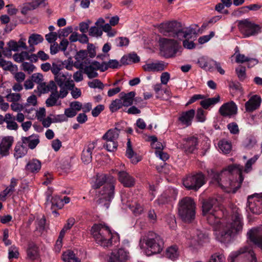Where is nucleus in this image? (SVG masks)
<instances>
[{
  "instance_id": "1",
  "label": "nucleus",
  "mask_w": 262,
  "mask_h": 262,
  "mask_svg": "<svg viewBox=\"0 0 262 262\" xmlns=\"http://www.w3.org/2000/svg\"><path fill=\"white\" fill-rule=\"evenodd\" d=\"M243 170L242 166L231 165L220 173L214 174L213 179L225 192L235 193L244 180Z\"/></svg>"
},
{
  "instance_id": "2",
  "label": "nucleus",
  "mask_w": 262,
  "mask_h": 262,
  "mask_svg": "<svg viewBox=\"0 0 262 262\" xmlns=\"http://www.w3.org/2000/svg\"><path fill=\"white\" fill-rule=\"evenodd\" d=\"M243 229L241 215L236 207L232 208L231 214L219 230L216 231V238L221 243H228Z\"/></svg>"
},
{
  "instance_id": "3",
  "label": "nucleus",
  "mask_w": 262,
  "mask_h": 262,
  "mask_svg": "<svg viewBox=\"0 0 262 262\" xmlns=\"http://www.w3.org/2000/svg\"><path fill=\"white\" fill-rule=\"evenodd\" d=\"M159 30L165 35L171 36L181 40L184 38H191L195 31L191 28H183L181 24L177 21H171L160 24Z\"/></svg>"
},
{
  "instance_id": "4",
  "label": "nucleus",
  "mask_w": 262,
  "mask_h": 262,
  "mask_svg": "<svg viewBox=\"0 0 262 262\" xmlns=\"http://www.w3.org/2000/svg\"><path fill=\"white\" fill-rule=\"evenodd\" d=\"M91 234L96 243L104 248H108L116 243L117 237L112 233L109 228L101 224H95L91 228Z\"/></svg>"
},
{
  "instance_id": "5",
  "label": "nucleus",
  "mask_w": 262,
  "mask_h": 262,
  "mask_svg": "<svg viewBox=\"0 0 262 262\" xmlns=\"http://www.w3.org/2000/svg\"><path fill=\"white\" fill-rule=\"evenodd\" d=\"M144 243L145 244L147 247L146 254L147 255L160 253L163 245V241L161 237L152 231L145 233L141 237L140 240L141 248L143 247Z\"/></svg>"
},
{
  "instance_id": "6",
  "label": "nucleus",
  "mask_w": 262,
  "mask_h": 262,
  "mask_svg": "<svg viewBox=\"0 0 262 262\" xmlns=\"http://www.w3.org/2000/svg\"><path fill=\"white\" fill-rule=\"evenodd\" d=\"M195 203L190 197H185L179 203L178 214L186 223H190L195 219Z\"/></svg>"
},
{
  "instance_id": "7",
  "label": "nucleus",
  "mask_w": 262,
  "mask_h": 262,
  "mask_svg": "<svg viewBox=\"0 0 262 262\" xmlns=\"http://www.w3.org/2000/svg\"><path fill=\"white\" fill-rule=\"evenodd\" d=\"M115 181L114 179H110L109 182L106 183L99 191L97 202L98 205L105 209L109 207L110 202L114 198Z\"/></svg>"
},
{
  "instance_id": "8",
  "label": "nucleus",
  "mask_w": 262,
  "mask_h": 262,
  "mask_svg": "<svg viewBox=\"0 0 262 262\" xmlns=\"http://www.w3.org/2000/svg\"><path fill=\"white\" fill-rule=\"evenodd\" d=\"M253 251L248 246H244L232 252L229 256L228 262H257Z\"/></svg>"
},
{
  "instance_id": "9",
  "label": "nucleus",
  "mask_w": 262,
  "mask_h": 262,
  "mask_svg": "<svg viewBox=\"0 0 262 262\" xmlns=\"http://www.w3.org/2000/svg\"><path fill=\"white\" fill-rule=\"evenodd\" d=\"M160 50L166 57L174 56L181 48L179 43L172 39L162 38L160 40Z\"/></svg>"
},
{
  "instance_id": "10",
  "label": "nucleus",
  "mask_w": 262,
  "mask_h": 262,
  "mask_svg": "<svg viewBox=\"0 0 262 262\" xmlns=\"http://www.w3.org/2000/svg\"><path fill=\"white\" fill-rule=\"evenodd\" d=\"M204 183L205 177L201 173L188 175L183 181L186 188L194 191H197Z\"/></svg>"
},
{
  "instance_id": "11",
  "label": "nucleus",
  "mask_w": 262,
  "mask_h": 262,
  "mask_svg": "<svg viewBox=\"0 0 262 262\" xmlns=\"http://www.w3.org/2000/svg\"><path fill=\"white\" fill-rule=\"evenodd\" d=\"M238 27L240 32L246 37L254 35L260 30V27L259 25L247 19L239 21Z\"/></svg>"
},
{
  "instance_id": "12",
  "label": "nucleus",
  "mask_w": 262,
  "mask_h": 262,
  "mask_svg": "<svg viewBox=\"0 0 262 262\" xmlns=\"http://www.w3.org/2000/svg\"><path fill=\"white\" fill-rule=\"evenodd\" d=\"M248 203L249 209L255 214L262 212V193L256 194L248 197Z\"/></svg>"
},
{
  "instance_id": "13",
  "label": "nucleus",
  "mask_w": 262,
  "mask_h": 262,
  "mask_svg": "<svg viewBox=\"0 0 262 262\" xmlns=\"http://www.w3.org/2000/svg\"><path fill=\"white\" fill-rule=\"evenodd\" d=\"M129 258V252L123 248H119L112 251L108 256L107 262H126Z\"/></svg>"
},
{
  "instance_id": "14",
  "label": "nucleus",
  "mask_w": 262,
  "mask_h": 262,
  "mask_svg": "<svg viewBox=\"0 0 262 262\" xmlns=\"http://www.w3.org/2000/svg\"><path fill=\"white\" fill-rule=\"evenodd\" d=\"M219 202L216 198H209L202 203L203 214L214 212L221 210L219 209Z\"/></svg>"
},
{
  "instance_id": "15",
  "label": "nucleus",
  "mask_w": 262,
  "mask_h": 262,
  "mask_svg": "<svg viewBox=\"0 0 262 262\" xmlns=\"http://www.w3.org/2000/svg\"><path fill=\"white\" fill-rule=\"evenodd\" d=\"M248 235L251 242L262 249V226L251 229Z\"/></svg>"
},
{
  "instance_id": "16",
  "label": "nucleus",
  "mask_w": 262,
  "mask_h": 262,
  "mask_svg": "<svg viewBox=\"0 0 262 262\" xmlns=\"http://www.w3.org/2000/svg\"><path fill=\"white\" fill-rule=\"evenodd\" d=\"M220 114L224 117H230L237 112V107L233 101L224 103L219 109Z\"/></svg>"
},
{
  "instance_id": "17",
  "label": "nucleus",
  "mask_w": 262,
  "mask_h": 262,
  "mask_svg": "<svg viewBox=\"0 0 262 262\" xmlns=\"http://www.w3.org/2000/svg\"><path fill=\"white\" fill-rule=\"evenodd\" d=\"M198 145V138L194 136L184 138L183 140L182 148L188 153L193 152L196 148Z\"/></svg>"
},
{
  "instance_id": "18",
  "label": "nucleus",
  "mask_w": 262,
  "mask_h": 262,
  "mask_svg": "<svg viewBox=\"0 0 262 262\" xmlns=\"http://www.w3.org/2000/svg\"><path fill=\"white\" fill-rule=\"evenodd\" d=\"M46 204L47 206H50L51 209L52 210L53 213H57L56 209L62 208L64 205V203H63L62 199L59 196L56 195L50 199V195H48Z\"/></svg>"
},
{
  "instance_id": "19",
  "label": "nucleus",
  "mask_w": 262,
  "mask_h": 262,
  "mask_svg": "<svg viewBox=\"0 0 262 262\" xmlns=\"http://www.w3.org/2000/svg\"><path fill=\"white\" fill-rule=\"evenodd\" d=\"M261 102V97L255 95L252 96L248 101L245 103V109L248 112H252L258 109Z\"/></svg>"
},
{
  "instance_id": "20",
  "label": "nucleus",
  "mask_w": 262,
  "mask_h": 262,
  "mask_svg": "<svg viewBox=\"0 0 262 262\" xmlns=\"http://www.w3.org/2000/svg\"><path fill=\"white\" fill-rule=\"evenodd\" d=\"M123 203H126V205L131 210L135 215L141 214L143 212V207L136 199L127 201L125 202L124 196L122 197Z\"/></svg>"
},
{
  "instance_id": "21",
  "label": "nucleus",
  "mask_w": 262,
  "mask_h": 262,
  "mask_svg": "<svg viewBox=\"0 0 262 262\" xmlns=\"http://www.w3.org/2000/svg\"><path fill=\"white\" fill-rule=\"evenodd\" d=\"M13 137L7 136L4 137L0 143V154L2 156H6L9 154V150L13 143Z\"/></svg>"
},
{
  "instance_id": "22",
  "label": "nucleus",
  "mask_w": 262,
  "mask_h": 262,
  "mask_svg": "<svg viewBox=\"0 0 262 262\" xmlns=\"http://www.w3.org/2000/svg\"><path fill=\"white\" fill-rule=\"evenodd\" d=\"M119 181L124 186L130 187L134 185L135 179L125 171H120L118 173Z\"/></svg>"
},
{
  "instance_id": "23",
  "label": "nucleus",
  "mask_w": 262,
  "mask_h": 262,
  "mask_svg": "<svg viewBox=\"0 0 262 262\" xmlns=\"http://www.w3.org/2000/svg\"><path fill=\"white\" fill-rule=\"evenodd\" d=\"M194 115L195 111L193 109L184 112L180 114L178 120L182 125L188 126L191 124Z\"/></svg>"
},
{
  "instance_id": "24",
  "label": "nucleus",
  "mask_w": 262,
  "mask_h": 262,
  "mask_svg": "<svg viewBox=\"0 0 262 262\" xmlns=\"http://www.w3.org/2000/svg\"><path fill=\"white\" fill-rule=\"evenodd\" d=\"M54 79L59 86L65 85L68 89H72L75 86L74 81L68 79L67 76L63 73H60L54 76Z\"/></svg>"
},
{
  "instance_id": "25",
  "label": "nucleus",
  "mask_w": 262,
  "mask_h": 262,
  "mask_svg": "<svg viewBox=\"0 0 262 262\" xmlns=\"http://www.w3.org/2000/svg\"><path fill=\"white\" fill-rule=\"evenodd\" d=\"M166 67V64L163 61L150 62L145 64L143 68L146 72H159L163 71Z\"/></svg>"
},
{
  "instance_id": "26",
  "label": "nucleus",
  "mask_w": 262,
  "mask_h": 262,
  "mask_svg": "<svg viewBox=\"0 0 262 262\" xmlns=\"http://www.w3.org/2000/svg\"><path fill=\"white\" fill-rule=\"evenodd\" d=\"M27 258L31 260H37L39 258V250L38 247L34 243L28 245L27 251Z\"/></svg>"
},
{
  "instance_id": "27",
  "label": "nucleus",
  "mask_w": 262,
  "mask_h": 262,
  "mask_svg": "<svg viewBox=\"0 0 262 262\" xmlns=\"http://www.w3.org/2000/svg\"><path fill=\"white\" fill-rule=\"evenodd\" d=\"M99 62L94 61L90 65L85 66L84 73H85L90 79L97 77L98 76V73L96 71L99 69Z\"/></svg>"
},
{
  "instance_id": "28",
  "label": "nucleus",
  "mask_w": 262,
  "mask_h": 262,
  "mask_svg": "<svg viewBox=\"0 0 262 262\" xmlns=\"http://www.w3.org/2000/svg\"><path fill=\"white\" fill-rule=\"evenodd\" d=\"M222 211L219 210L214 212L203 215L206 217L209 224L211 225H216L220 222V217L222 215Z\"/></svg>"
},
{
  "instance_id": "29",
  "label": "nucleus",
  "mask_w": 262,
  "mask_h": 262,
  "mask_svg": "<svg viewBox=\"0 0 262 262\" xmlns=\"http://www.w3.org/2000/svg\"><path fill=\"white\" fill-rule=\"evenodd\" d=\"M41 167V162L38 159H33L28 162L26 169L32 173H37L40 170Z\"/></svg>"
},
{
  "instance_id": "30",
  "label": "nucleus",
  "mask_w": 262,
  "mask_h": 262,
  "mask_svg": "<svg viewBox=\"0 0 262 262\" xmlns=\"http://www.w3.org/2000/svg\"><path fill=\"white\" fill-rule=\"evenodd\" d=\"M135 94V93L133 91L128 93H125L124 92L120 93V98L121 99L124 106L127 107L133 104Z\"/></svg>"
},
{
  "instance_id": "31",
  "label": "nucleus",
  "mask_w": 262,
  "mask_h": 262,
  "mask_svg": "<svg viewBox=\"0 0 262 262\" xmlns=\"http://www.w3.org/2000/svg\"><path fill=\"white\" fill-rule=\"evenodd\" d=\"M37 89L40 93L45 94L56 90L57 88L53 81H50L49 83L42 82L40 85H38Z\"/></svg>"
},
{
  "instance_id": "32",
  "label": "nucleus",
  "mask_w": 262,
  "mask_h": 262,
  "mask_svg": "<svg viewBox=\"0 0 262 262\" xmlns=\"http://www.w3.org/2000/svg\"><path fill=\"white\" fill-rule=\"evenodd\" d=\"M126 156L128 158L130 159L131 162L134 164H136L141 160V159L137 156V154L133 150L129 139H128L127 142Z\"/></svg>"
},
{
  "instance_id": "33",
  "label": "nucleus",
  "mask_w": 262,
  "mask_h": 262,
  "mask_svg": "<svg viewBox=\"0 0 262 262\" xmlns=\"http://www.w3.org/2000/svg\"><path fill=\"white\" fill-rule=\"evenodd\" d=\"M111 178L114 179L112 176H107L105 174H98L93 187L94 189H98L101 186L103 187L106 183L109 182Z\"/></svg>"
},
{
  "instance_id": "34",
  "label": "nucleus",
  "mask_w": 262,
  "mask_h": 262,
  "mask_svg": "<svg viewBox=\"0 0 262 262\" xmlns=\"http://www.w3.org/2000/svg\"><path fill=\"white\" fill-rule=\"evenodd\" d=\"M22 142L25 146L28 145L30 149H33L38 144L39 140L37 137L30 136L28 137H23Z\"/></svg>"
},
{
  "instance_id": "35",
  "label": "nucleus",
  "mask_w": 262,
  "mask_h": 262,
  "mask_svg": "<svg viewBox=\"0 0 262 262\" xmlns=\"http://www.w3.org/2000/svg\"><path fill=\"white\" fill-rule=\"evenodd\" d=\"M63 262H81V259L76 256L73 251L67 250L62 254Z\"/></svg>"
},
{
  "instance_id": "36",
  "label": "nucleus",
  "mask_w": 262,
  "mask_h": 262,
  "mask_svg": "<svg viewBox=\"0 0 262 262\" xmlns=\"http://www.w3.org/2000/svg\"><path fill=\"white\" fill-rule=\"evenodd\" d=\"M119 134V130L116 128L108 130L102 137V139L109 142V141H116L118 139Z\"/></svg>"
},
{
  "instance_id": "37",
  "label": "nucleus",
  "mask_w": 262,
  "mask_h": 262,
  "mask_svg": "<svg viewBox=\"0 0 262 262\" xmlns=\"http://www.w3.org/2000/svg\"><path fill=\"white\" fill-rule=\"evenodd\" d=\"M15 118L11 114H6V123L7 128L9 130H16L18 128V125L15 121Z\"/></svg>"
},
{
  "instance_id": "38",
  "label": "nucleus",
  "mask_w": 262,
  "mask_h": 262,
  "mask_svg": "<svg viewBox=\"0 0 262 262\" xmlns=\"http://www.w3.org/2000/svg\"><path fill=\"white\" fill-rule=\"evenodd\" d=\"M14 157L18 159L24 156L27 152L26 146L24 144H17L15 147Z\"/></svg>"
},
{
  "instance_id": "39",
  "label": "nucleus",
  "mask_w": 262,
  "mask_h": 262,
  "mask_svg": "<svg viewBox=\"0 0 262 262\" xmlns=\"http://www.w3.org/2000/svg\"><path fill=\"white\" fill-rule=\"evenodd\" d=\"M58 92L57 89L51 92L50 97L46 101V105L48 107H51L55 105L59 98Z\"/></svg>"
},
{
  "instance_id": "40",
  "label": "nucleus",
  "mask_w": 262,
  "mask_h": 262,
  "mask_svg": "<svg viewBox=\"0 0 262 262\" xmlns=\"http://www.w3.org/2000/svg\"><path fill=\"white\" fill-rule=\"evenodd\" d=\"M43 40V38L41 35L38 34H32L29 37L28 43L30 47H32L34 45H36L42 42Z\"/></svg>"
},
{
  "instance_id": "41",
  "label": "nucleus",
  "mask_w": 262,
  "mask_h": 262,
  "mask_svg": "<svg viewBox=\"0 0 262 262\" xmlns=\"http://www.w3.org/2000/svg\"><path fill=\"white\" fill-rule=\"evenodd\" d=\"M165 255L167 258L171 260H175L179 256L177 247L176 246H171L168 248L166 250Z\"/></svg>"
},
{
  "instance_id": "42",
  "label": "nucleus",
  "mask_w": 262,
  "mask_h": 262,
  "mask_svg": "<svg viewBox=\"0 0 262 262\" xmlns=\"http://www.w3.org/2000/svg\"><path fill=\"white\" fill-rule=\"evenodd\" d=\"M220 100V96H217L216 97L208 98L201 101L200 104L202 106L205 108L207 109L210 105L217 103Z\"/></svg>"
},
{
  "instance_id": "43",
  "label": "nucleus",
  "mask_w": 262,
  "mask_h": 262,
  "mask_svg": "<svg viewBox=\"0 0 262 262\" xmlns=\"http://www.w3.org/2000/svg\"><path fill=\"white\" fill-rule=\"evenodd\" d=\"M218 145L220 150L225 154L229 153L231 150V143L227 141L221 140L219 142Z\"/></svg>"
},
{
  "instance_id": "44",
  "label": "nucleus",
  "mask_w": 262,
  "mask_h": 262,
  "mask_svg": "<svg viewBox=\"0 0 262 262\" xmlns=\"http://www.w3.org/2000/svg\"><path fill=\"white\" fill-rule=\"evenodd\" d=\"M0 67L5 70L14 71L16 70L17 67L14 66L10 61H6L3 59H0Z\"/></svg>"
},
{
  "instance_id": "45",
  "label": "nucleus",
  "mask_w": 262,
  "mask_h": 262,
  "mask_svg": "<svg viewBox=\"0 0 262 262\" xmlns=\"http://www.w3.org/2000/svg\"><path fill=\"white\" fill-rule=\"evenodd\" d=\"M123 106L121 99H116L113 100L110 105V110L112 112H115Z\"/></svg>"
},
{
  "instance_id": "46",
  "label": "nucleus",
  "mask_w": 262,
  "mask_h": 262,
  "mask_svg": "<svg viewBox=\"0 0 262 262\" xmlns=\"http://www.w3.org/2000/svg\"><path fill=\"white\" fill-rule=\"evenodd\" d=\"M235 72L239 80L243 81L246 78V68L245 67L239 66L235 69Z\"/></svg>"
},
{
  "instance_id": "47",
  "label": "nucleus",
  "mask_w": 262,
  "mask_h": 262,
  "mask_svg": "<svg viewBox=\"0 0 262 262\" xmlns=\"http://www.w3.org/2000/svg\"><path fill=\"white\" fill-rule=\"evenodd\" d=\"M102 34V30L96 26L92 27L89 30V35L93 37H100Z\"/></svg>"
},
{
  "instance_id": "48",
  "label": "nucleus",
  "mask_w": 262,
  "mask_h": 262,
  "mask_svg": "<svg viewBox=\"0 0 262 262\" xmlns=\"http://www.w3.org/2000/svg\"><path fill=\"white\" fill-rule=\"evenodd\" d=\"M63 69V64L61 62L53 63L51 66V71L54 76L59 74L60 70Z\"/></svg>"
},
{
  "instance_id": "49",
  "label": "nucleus",
  "mask_w": 262,
  "mask_h": 262,
  "mask_svg": "<svg viewBox=\"0 0 262 262\" xmlns=\"http://www.w3.org/2000/svg\"><path fill=\"white\" fill-rule=\"evenodd\" d=\"M172 191L173 192H174V190H169L166 191L163 194H162L160 197L159 198V203L164 204L167 203L168 201L170 200L171 198V196L169 195V193Z\"/></svg>"
},
{
  "instance_id": "50",
  "label": "nucleus",
  "mask_w": 262,
  "mask_h": 262,
  "mask_svg": "<svg viewBox=\"0 0 262 262\" xmlns=\"http://www.w3.org/2000/svg\"><path fill=\"white\" fill-rule=\"evenodd\" d=\"M208 262H225V257L223 254L216 253L211 255Z\"/></svg>"
},
{
  "instance_id": "51",
  "label": "nucleus",
  "mask_w": 262,
  "mask_h": 262,
  "mask_svg": "<svg viewBox=\"0 0 262 262\" xmlns=\"http://www.w3.org/2000/svg\"><path fill=\"white\" fill-rule=\"evenodd\" d=\"M207 238V235L204 233L202 231L198 230L196 231L195 234L193 236V239L199 244L204 241Z\"/></svg>"
},
{
  "instance_id": "52",
  "label": "nucleus",
  "mask_w": 262,
  "mask_h": 262,
  "mask_svg": "<svg viewBox=\"0 0 262 262\" xmlns=\"http://www.w3.org/2000/svg\"><path fill=\"white\" fill-rule=\"evenodd\" d=\"M6 97L9 101L14 103L20 100L21 95L19 93H10Z\"/></svg>"
},
{
  "instance_id": "53",
  "label": "nucleus",
  "mask_w": 262,
  "mask_h": 262,
  "mask_svg": "<svg viewBox=\"0 0 262 262\" xmlns=\"http://www.w3.org/2000/svg\"><path fill=\"white\" fill-rule=\"evenodd\" d=\"M256 141L255 138L252 137L247 138L243 142V145L247 148H252L256 144Z\"/></svg>"
},
{
  "instance_id": "54",
  "label": "nucleus",
  "mask_w": 262,
  "mask_h": 262,
  "mask_svg": "<svg viewBox=\"0 0 262 262\" xmlns=\"http://www.w3.org/2000/svg\"><path fill=\"white\" fill-rule=\"evenodd\" d=\"M89 86L91 88H99L102 90L104 87L103 84L99 79H94L88 82Z\"/></svg>"
},
{
  "instance_id": "55",
  "label": "nucleus",
  "mask_w": 262,
  "mask_h": 262,
  "mask_svg": "<svg viewBox=\"0 0 262 262\" xmlns=\"http://www.w3.org/2000/svg\"><path fill=\"white\" fill-rule=\"evenodd\" d=\"M129 42L128 38L126 37H120L116 39V42L119 47L127 46Z\"/></svg>"
},
{
  "instance_id": "56",
  "label": "nucleus",
  "mask_w": 262,
  "mask_h": 262,
  "mask_svg": "<svg viewBox=\"0 0 262 262\" xmlns=\"http://www.w3.org/2000/svg\"><path fill=\"white\" fill-rule=\"evenodd\" d=\"M118 144L116 141L106 142L105 147L107 151L113 152L117 149Z\"/></svg>"
},
{
  "instance_id": "57",
  "label": "nucleus",
  "mask_w": 262,
  "mask_h": 262,
  "mask_svg": "<svg viewBox=\"0 0 262 262\" xmlns=\"http://www.w3.org/2000/svg\"><path fill=\"white\" fill-rule=\"evenodd\" d=\"M91 21L90 20H87L85 21L81 22L79 24V30L82 33H85L88 32L90 24Z\"/></svg>"
},
{
  "instance_id": "58",
  "label": "nucleus",
  "mask_w": 262,
  "mask_h": 262,
  "mask_svg": "<svg viewBox=\"0 0 262 262\" xmlns=\"http://www.w3.org/2000/svg\"><path fill=\"white\" fill-rule=\"evenodd\" d=\"M19 253L18 249L14 246L10 247L9 249V258H17Z\"/></svg>"
},
{
  "instance_id": "59",
  "label": "nucleus",
  "mask_w": 262,
  "mask_h": 262,
  "mask_svg": "<svg viewBox=\"0 0 262 262\" xmlns=\"http://www.w3.org/2000/svg\"><path fill=\"white\" fill-rule=\"evenodd\" d=\"M87 53L89 56L91 58H94L96 55L95 47L92 43H88L87 46Z\"/></svg>"
},
{
  "instance_id": "60",
  "label": "nucleus",
  "mask_w": 262,
  "mask_h": 262,
  "mask_svg": "<svg viewBox=\"0 0 262 262\" xmlns=\"http://www.w3.org/2000/svg\"><path fill=\"white\" fill-rule=\"evenodd\" d=\"M57 37L58 34L56 32H50L45 36L46 39L50 43H54Z\"/></svg>"
},
{
  "instance_id": "61",
  "label": "nucleus",
  "mask_w": 262,
  "mask_h": 262,
  "mask_svg": "<svg viewBox=\"0 0 262 262\" xmlns=\"http://www.w3.org/2000/svg\"><path fill=\"white\" fill-rule=\"evenodd\" d=\"M87 51L86 50H82L77 52L75 56V59L76 60L82 61L87 57Z\"/></svg>"
},
{
  "instance_id": "62",
  "label": "nucleus",
  "mask_w": 262,
  "mask_h": 262,
  "mask_svg": "<svg viewBox=\"0 0 262 262\" xmlns=\"http://www.w3.org/2000/svg\"><path fill=\"white\" fill-rule=\"evenodd\" d=\"M37 102L36 96L35 95H32L27 98V102L25 104L26 106H35L37 104Z\"/></svg>"
},
{
  "instance_id": "63",
  "label": "nucleus",
  "mask_w": 262,
  "mask_h": 262,
  "mask_svg": "<svg viewBox=\"0 0 262 262\" xmlns=\"http://www.w3.org/2000/svg\"><path fill=\"white\" fill-rule=\"evenodd\" d=\"M22 66L23 70L27 72L28 73L33 72L35 68V66L31 62H24Z\"/></svg>"
},
{
  "instance_id": "64",
  "label": "nucleus",
  "mask_w": 262,
  "mask_h": 262,
  "mask_svg": "<svg viewBox=\"0 0 262 262\" xmlns=\"http://www.w3.org/2000/svg\"><path fill=\"white\" fill-rule=\"evenodd\" d=\"M227 128L232 134H237L239 133V129L237 124L235 122H232L228 124Z\"/></svg>"
}]
</instances>
